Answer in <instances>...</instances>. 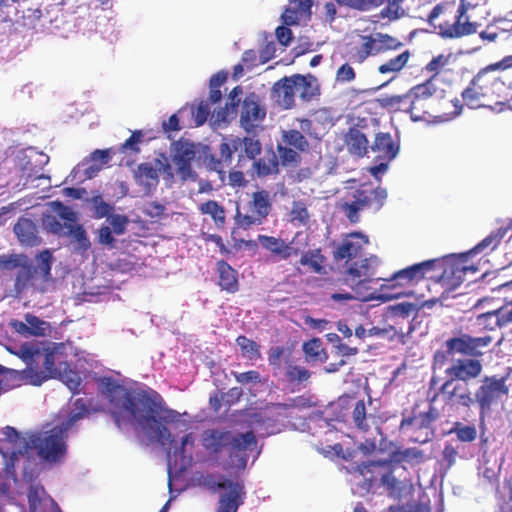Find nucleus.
<instances>
[{
	"mask_svg": "<svg viewBox=\"0 0 512 512\" xmlns=\"http://www.w3.org/2000/svg\"><path fill=\"white\" fill-rule=\"evenodd\" d=\"M411 56V51L409 49H405L397 56L389 58L388 60L381 63L378 66L377 71L381 75H389L390 80H393L406 67Z\"/></svg>",
	"mask_w": 512,
	"mask_h": 512,
	"instance_id": "72a5a7b5",
	"label": "nucleus"
},
{
	"mask_svg": "<svg viewBox=\"0 0 512 512\" xmlns=\"http://www.w3.org/2000/svg\"><path fill=\"white\" fill-rule=\"evenodd\" d=\"M512 56L482 68L462 91L461 97L465 105L471 109L504 104L511 96L512 77L507 67L512 63Z\"/></svg>",
	"mask_w": 512,
	"mask_h": 512,
	"instance_id": "f03ea898",
	"label": "nucleus"
},
{
	"mask_svg": "<svg viewBox=\"0 0 512 512\" xmlns=\"http://www.w3.org/2000/svg\"><path fill=\"white\" fill-rule=\"evenodd\" d=\"M371 150L382 160L391 161L399 152V144L395 142L392 135L388 132H379L376 134Z\"/></svg>",
	"mask_w": 512,
	"mask_h": 512,
	"instance_id": "c756f323",
	"label": "nucleus"
},
{
	"mask_svg": "<svg viewBox=\"0 0 512 512\" xmlns=\"http://www.w3.org/2000/svg\"><path fill=\"white\" fill-rule=\"evenodd\" d=\"M196 156L195 146L192 142L180 139L172 144V162L182 181L194 180L196 173L192 169V161Z\"/></svg>",
	"mask_w": 512,
	"mask_h": 512,
	"instance_id": "6ab92c4d",
	"label": "nucleus"
},
{
	"mask_svg": "<svg viewBox=\"0 0 512 512\" xmlns=\"http://www.w3.org/2000/svg\"><path fill=\"white\" fill-rule=\"evenodd\" d=\"M353 469L355 478L361 487L369 492L383 488L388 496L398 499L402 494V482L395 475V465L389 460L368 461L356 465Z\"/></svg>",
	"mask_w": 512,
	"mask_h": 512,
	"instance_id": "423d86ee",
	"label": "nucleus"
},
{
	"mask_svg": "<svg viewBox=\"0 0 512 512\" xmlns=\"http://www.w3.org/2000/svg\"><path fill=\"white\" fill-rule=\"evenodd\" d=\"M509 387L506 377L496 375L486 376L474 393V405L479 409V420L485 422L491 413L493 405H496L503 397L508 396Z\"/></svg>",
	"mask_w": 512,
	"mask_h": 512,
	"instance_id": "4468645a",
	"label": "nucleus"
},
{
	"mask_svg": "<svg viewBox=\"0 0 512 512\" xmlns=\"http://www.w3.org/2000/svg\"><path fill=\"white\" fill-rule=\"evenodd\" d=\"M491 342L492 337L489 335L473 337L462 333L459 336L451 337L444 343L445 350H438L434 353L433 368L442 369L457 353L475 359L483 354L481 349L489 346Z\"/></svg>",
	"mask_w": 512,
	"mask_h": 512,
	"instance_id": "9d476101",
	"label": "nucleus"
},
{
	"mask_svg": "<svg viewBox=\"0 0 512 512\" xmlns=\"http://www.w3.org/2000/svg\"><path fill=\"white\" fill-rule=\"evenodd\" d=\"M335 2L339 6L348 7L361 12L371 11L384 5L378 16L390 22L396 21L406 14L402 7L404 0H335Z\"/></svg>",
	"mask_w": 512,
	"mask_h": 512,
	"instance_id": "f3484780",
	"label": "nucleus"
},
{
	"mask_svg": "<svg viewBox=\"0 0 512 512\" xmlns=\"http://www.w3.org/2000/svg\"><path fill=\"white\" fill-rule=\"evenodd\" d=\"M437 410L430 407L428 411L419 413L412 417L403 418L400 429L409 430V441L413 443L424 444L429 442L434 436L432 428L433 422L438 418Z\"/></svg>",
	"mask_w": 512,
	"mask_h": 512,
	"instance_id": "dca6fc26",
	"label": "nucleus"
},
{
	"mask_svg": "<svg viewBox=\"0 0 512 512\" xmlns=\"http://www.w3.org/2000/svg\"><path fill=\"white\" fill-rule=\"evenodd\" d=\"M286 377L289 382L302 383L309 380L311 372L302 366L288 364L286 367Z\"/></svg>",
	"mask_w": 512,
	"mask_h": 512,
	"instance_id": "bf43d9fd",
	"label": "nucleus"
},
{
	"mask_svg": "<svg viewBox=\"0 0 512 512\" xmlns=\"http://www.w3.org/2000/svg\"><path fill=\"white\" fill-rule=\"evenodd\" d=\"M219 276L218 284L222 290L234 294L239 290L238 272L224 260L216 263Z\"/></svg>",
	"mask_w": 512,
	"mask_h": 512,
	"instance_id": "473e14b6",
	"label": "nucleus"
},
{
	"mask_svg": "<svg viewBox=\"0 0 512 512\" xmlns=\"http://www.w3.org/2000/svg\"><path fill=\"white\" fill-rule=\"evenodd\" d=\"M408 92L418 99L427 102L437 92L434 77H430L425 82L413 86Z\"/></svg>",
	"mask_w": 512,
	"mask_h": 512,
	"instance_id": "3c124183",
	"label": "nucleus"
},
{
	"mask_svg": "<svg viewBox=\"0 0 512 512\" xmlns=\"http://www.w3.org/2000/svg\"><path fill=\"white\" fill-rule=\"evenodd\" d=\"M13 231L23 247H36L42 242L37 224L29 218L20 217L15 223Z\"/></svg>",
	"mask_w": 512,
	"mask_h": 512,
	"instance_id": "a878e982",
	"label": "nucleus"
},
{
	"mask_svg": "<svg viewBox=\"0 0 512 512\" xmlns=\"http://www.w3.org/2000/svg\"><path fill=\"white\" fill-rule=\"evenodd\" d=\"M296 121L308 140L319 142L324 137L310 118H297Z\"/></svg>",
	"mask_w": 512,
	"mask_h": 512,
	"instance_id": "e2e57ef3",
	"label": "nucleus"
},
{
	"mask_svg": "<svg viewBox=\"0 0 512 512\" xmlns=\"http://www.w3.org/2000/svg\"><path fill=\"white\" fill-rule=\"evenodd\" d=\"M57 358L58 355L56 352L46 351L43 361L44 370H28L27 377L29 378L30 383L35 386H39L49 379H56L59 377L60 373L63 371L62 365H64L65 362L58 361Z\"/></svg>",
	"mask_w": 512,
	"mask_h": 512,
	"instance_id": "b1692460",
	"label": "nucleus"
},
{
	"mask_svg": "<svg viewBox=\"0 0 512 512\" xmlns=\"http://www.w3.org/2000/svg\"><path fill=\"white\" fill-rule=\"evenodd\" d=\"M450 434H455L460 442L471 443L477 438V428L475 425H465L462 422H455L450 429Z\"/></svg>",
	"mask_w": 512,
	"mask_h": 512,
	"instance_id": "8fccbe9b",
	"label": "nucleus"
},
{
	"mask_svg": "<svg viewBox=\"0 0 512 512\" xmlns=\"http://www.w3.org/2000/svg\"><path fill=\"white\" fill-rule=\"evenodd\" d=\"M24 260H29V258L24 254H11V255H3L0 256V268L12 270L15 268H21Z\"/></svg>",
	"mask_w": 512,
	"mask_h": 512,
	"instance_id": "338daca9",
	"label": "nucleus"
},
{
	"mask_svg": "<svg viewBox=\"0 0 512 512\" xmlns=\"http://www.w3.org/2000/svg\"><path fill=\"white\" fill-rule=\"evenodd\" d=\"M436 260H426L413 264L399 271L394 272L391 276L383 278L380 284V290L385 293L388 298H396L404 294L403 289L417 285L421 282L425 275L434 269Z\"/></svg>",
	"mask_w": 512,
	"mask_h": 512,
	"instance_id": "f8f14e48",
	"label": "nucleus"
},
{
	"mask_svg": "<svg viewBox=\"0 0 512 512\" xmlns=\"http://www.w3.org/2000/svg\"><path fill=\"white\" fill-rule=\"evenodd\" d=\"M303 352L307 361L324 362L327 358L326 352L322 347V341L319 338H313L304 342Z\"/></svg>",
	"mask_w": 512,
	"mask_h": 512,
	"instance_id": "37998d69",
	"label": "nucleus"
},
{
	"mask_svg": "<svg viewBox=\"0 0 512 512\" xmlns=\"http://www.w3.org/2000/svg\"><path fill=\"white\" fill-rule=\"evenodd\" d=\"M277 152L279 157L278 161H280L283 166L297 167L301 162V152L288 145L283 143L278 144Z\"/></svg>",
	"mask_w": 512,
	"mask_h": 512,
	"instance_id": "de8ad7c7",
	"label": "nucleus"
},
{
	"mask_svg": "<svg viewBox=\"0 0 512 512\" xmlns=\"http://www.w3.org/2000/svg\"><path fill=\"white\" fill-rule=\"evenodd\" d=\"M201 445L215 459L227 454L228 467L244 469L248 461V450H253L257 439L252 431L234 434L228 430L207 429L202 433Z\"/></svg>",
	"mask_w": 512,
	"mask_h": 512,
	"instance_id": "20e7f679",
	"label": "nucleus"
},
{
	"mask_svg": "<svg viewBox=\"0 0 512 512\" xmlns=\"http://www.w3.org/2000/svg\"><path fill=\"white\" fill-rule=\"evenodd\" d=\"M476 324L479 328L487 331H494L497 328H501L495 310L480 314L476 319Z\"/></svg>",
	"mask_w": 512,
	"mask_h": 512,
	"instance_id": "680f3d73",
	"label": "nucleus"
},
{
	"mask_svg": "<svg viewBox=\"0 0 512 512\" xmlns=\"http://www.w3.org/2000/svg\"><path fill=\"white\" fill-rule=\"evenodd\" d=\"M310 119L314 123V125L318 128V130L322 133L324 136L330 127L333 125V119L330 116V113L326 109H320L315 111Z\"/></svg>",
	"mask_w": 512,
	"mask_h": 512,
	"instance_id": "13d9d810",
	"label": "nucleus"
},
{
	"mask_svg": "<svg viewBox=\"0 0 512 512\" xmlns=\"http://www.w3.org/2000/svg\"><path fill=\"white\" fill-rule=\"evenodd\" d=\"M212 492H219L217 512H237L245 499V487L240 481H234L219 475H208L204 481Z\"/></svg>",
	"mask_w": 512,
	"mask_h": 512,
	"instance_id": "ddd939ff",
	"label": "nucleus"
},
{
	"mask_svg": "<svg viewBox=\"0 0 512 512\" xmlns=\"http://www.w3.org/2000/svg\"><path fill=\"white\" fill-rule=\"evenodd\" d=\"M450 365L444 370L447 381L468 384L476 380L483 371L480 360L474 358L449 359Z\"/></svg>",
	"mask_w": 512,
	"mask_h": 512,
	"instance_id": "a211bd4d",
	"label": "nucleus"
},
{
	"mask_svg": "<svg viewBox=\"0 0 512 512\" xmlns=\"http://www.w3.org/2000/svg\"><path fill=\"white\" fill-rule=\"evenodd\" d=\"M162 396L151 390L140 391L136 395L126 393L123 408L144 428L147 436L161 446L171 445L174 442L169 429L155 417L164 422H173L178 419L179 413L164 406Z\"/></svg>",
	"mask_w": 512,
	"mask_h": 512,
	"instance_id": "7ed1b4c3",
	"label": "nucleus"
},
{
	"mask_svg": "<svg viewBox=\"0 0 512 512\" xmlns=\"http://www.w3.org/2000/svg\"><path fill=\"white\" fill-rule=\"evenodd\" d=\"M257 240L261 247L270 253L274 261L288 260L292 255L298 254V250L282 238L258 235Z\"/></svg>",
	"mask_w": 512,
	"mask_h": 512,
	"instance_id": "393cba45",
	"label": "nucleus"
},
{
	"mask_svg": "<svg viewBox=\"0 0 512 512\" xmlns=\"http://www.w3.org/2000/svg\"><path fill=\"white\" fill-rule=\"evenodd\" d=\"M409 92L403 95H391L382 99V106L397 112H405L408 113V103H409Z\"/></svg>",
	"mask_w": 512,
	"mask_h": 512,
	"instance_id": "864d4df0",
	"label": "nucleus"
},
{
	"mask_svg": "<svg viewBox=\"0 0 512 512\" xmlns=\"http://www.w3.org/2000/svg\"><path fill=\"white\" fill-rule=\"evenodd\" d=\"M362 44L351 56L353 63L361 64L370 56L379 54L376 35H363L361 36Z\"/></svg>",
	"mask_w": 512,
	"mask_h": 512,
	"instance_id": "58836bf2",
	"label": "nucleus"
},
{
	"mask_svg": "<svg viewBox=\"0 0 512 512\" xmlns=\"http://www.w3.org/2000/svg\"><path fill=\"white\" fill-rule=\"evenodd\" d=\"M375 35H376V40H377V44H378L377 47L379 49V54L387 52V51L398 50L401 47H403V45H404L399 39H397L387 33L378 32Z\"/></svg>",
	"mask_w": 512,
	"mask_h": 512,
	"instance_id": "6e6d98bb",
	"label": "nucleus"
},
{
	"mask_svg": "<svg viewBox=\"0 0 512 512\" xmlns=\"http://www.w3.org/2000/svg\"><path fill=\"white\" fill-rule=\"evenodd\" d=\"M236 344L241 349V354L249 360H258L261 358L260 346L252 339L244 335L236 338Z\"/></svg>",
	"mask_w": 512,
	"mask_h": 512,
	"instance_id": "49530a36",
	"label": "nucleus"
},
{
	"mask_svg": "<svg viewBox=\"0 0 512 512\" xmlns=\"http://www.w3.org/2000/svg\"><path fill=\"white\" fill-rule=\"evenodd\" d=\"M133 176L136 184L147 192L156 188L159 183L158 170L150 162L140 163L134 170Z\"/></svg>",
	"mask_w": 512,
	"mask_h": 512,
	"instance_id": "2f4dec72",
	"label": "nucleus"
},
{
	"mask_svg": "<svg viewBox=\"0 0 512 512\" xmlns=\"http://www.w3.org/2000/svg\"><path fill=\"white\" fill-rule=\"evenodd\" d=\"M199 211L202 214L210 215L217 226H222L225 223V210L215 200H208L199 206Z\"/></svg>",
	"mask_w": 512,
	"mask_h": 512,
	"instance_id": "09e8293b",
	"label": "nucleus"
},
{
	"mask_svg": "<svg viewBox=\"0 0 512 512\" xmlns=\"http://www.w3.org/2000/svg\"><path fill=\"white\" fill-rule=\"evenodd\" d=\"M299 263L302 266H307L313 273H326V257L322 254L321 249H312L306 251L302 254Z\"/></svg>",
	"mask_w": 512,
	"mask_h": 512,
	"instance_id": "ea45409f",
	"label": "nucleus"
},
{
	"mask_svg": "<svg viewBox=\"0 0 512 512\" xmlns=\"http://www.w3.org/2000/svg\"><path fill=\"white\" fill-rule=\"evenodd\" d=\"M25 320L28 323V328L31 336H44L46 333L47 323L37 316L27 314Z\"/></svg>",
	"mask_w": 512,
	"mask_h": 512,
	"instance_id": "0e129e2a",
	"label": "nucleus"
},
{
	"mask_svg": "<svg viewBox=\"0 0 512 512\" xmlns=\"http://www.w3.org/2000/svg\"><path fill=\"white\" fill-rule=\"evenodd\" d=\"M387 191L372 183H363L356 188H349L340 200L339 208L350 223L360 222L361 212H378L387 200Z\"/></svg>",
	"mask_w": 512,
	"mask_h": 512,
	"instance_id": "0eeeda50",
	"label": "nucleus"
},
{
	"mask_svg": "<svg viewBox=\"0 0 512 512\" xmlns=\"http://www.w3.org/2000/svg\"><path fill=\"white\" fill-rule=\"evenodd\" d=\"M281 142L296 149L299 152H308L310 150L309 140L300 128L282 130Z\"/></svg>",
	"mask_w": 512,
	"mask_h": 512,
	"instance_id": "e433bc0d",
	"label": "nucleus"
},
{
	"mask_svg": "<svg viewBox=\"0 0 512 512\" xmlns=\"http://www.w3.org/2000/svg\"><path fill=\"white\" fill-rule=\"evenodd\" d=\"M294 79L296 80V91L299 97L307 102L312 100L315 96L319 95V88L315 84V77L308 75L304 76L301 74H295Z\"/></svg>",
	"mask_w": 512,
	"mask_h": 512,
	"instance_id": "4c0bfd02",
	"label": "nucleus"
},
{
	"mask_svg": "<svg viewBox=\"0 0 512 512\" xmlns=\"http://www.w3.org/2000/svg\"><path fill=\"white\" fill-rule=\"evenodd\" d=\"M111 152H112V149L109 148V149H103V150L97 149L91 153V160L94 162L99 161L100 165L95 166V167L91 166L86 171V174L89 178H91L95 172L100 171L102 166L107 164L111 160Z\"/></svg>",
	"mask_w": 512,
	"mask_h": 512,
	"instance_id": "052dcab7",
	"label": "nucleus"
},
{
	"mask_svg": "<svg viewBox=\"0 0 512 512\" xmlns=\"http://www.w3.org/2000/svg\"><path fill=\"white\" fill-rule=\"evenodd\" d=\"M343 142L347 151L358 158L368 153L369 142L366 135L356 126L348 128L343 136Z\"/></svg>",
	"mask_w": 512,
	"mask_h": 512,
	"instance_id": "c85d7f7f",
	"label": "nucleus"
},
{
	"mask_svg": "<svg viewBox=\"0 0 512 512\" xmlns=\"http://www.w3.org/2000/svg\"><path fill=\"white\" fill-rule=\"evenodd\" d=\"M424 459V453L422 450L411 447L403 450H395L391 453L392 463H402V462H421Z\"/></svg>",
	"mask_w": 512,
	"mask_h": 512,
	"instance_id": "a18cd8bd",
	"label": "nucleus"
},
{
	"mask_svg": "<svg viewBox=\"0 0 512 512\" xmlns=\"http://www.w3.org/2000/svg\"><path fill=\"white\" fill-rule=\"evenodd\" d=\"M143 136L144 135L141 130L132 132L130 137L123 144H121L119 151L121 153H126L128 150H130L133 153H139L140 148L138 145L142 142Z\"/></svg>",
	"mask_w": 512,
	"mask_h": 512,
	"instance_id": "69168bd1",
	"label": "nucleus"
},
{
	"mask_svg": "<svg viewBox=\"0 0 512 512\" xmlns=\"http://www.w3.org/2000/svg\"><path fill=\"white\" fill-rule=\"evenodd\" d=\"M439 392L443 396L445 405L451 409H470L474 406V394L468 384L445 380L440 386Z\"/></svg>",
	"mask_w": 512,
	"mask_h": 512,
	"instance_id": "aec40b11",
	"label": "nucleus"
},
{
	"mask_svg": "<svg viewBox=\"0 0 512 512\" xmlns=\"http://www.w3.org/2000/svg\"><path fill=\"white\" fill-rule=\"evenodd\" d=\"M35 260L36 266L29 259L24 260L23 265L18 269L13 289L16 297L23 295L29 289L44 293L47 290V284L52 281V252L45 249L35 256Z\"/></svg>",
	"mask_w": 512,
	"mask_h": 512,
	"instance_id": "6e6552de",
	"label": "nucleus"
},
{
	"mask_svg": "<svg viewBox=\"0 0 512 512\" xmlns=\"http://www.w3.org/2000/svg\"><path fill=\"white\" fill-rule=\"evenodd\" d=\"M352 420L355 427L363 432L367 433L371 428V422H375V417L372 414L367 413L366 404L363 399L357 400L353 405Z\"/></svg>",
	"mask_w": 512,
	"mask_h": 512,
	"instance_id": "c9c22d12",
	"label": "nucleus"
},
{
	"mask_svg": "<svg viewBox=\"0 0 512 512\" xmlns=\"http://www.w3.org/2000/svg\"><path fill=\"white\" fill-rule=\"evenodd\" d=\"M239 149V137H224L221 144L219 145V158H211L212 168L222 173L225 168H228L232 164L233 155Z\"/></svg>",
	"mask_w": 512,
	"mask_h": 512,
	"instance_id": "bb28decb",
	"label": "nucleus"
},
{
	"mask_svg": "<svg viewBox=\"0 0 512 512\" xmlns=\"http://www.w3.org/2000/svg\"><path fill=\"white\" fill-rule=\"evenodd\" d=\"M266 109L259 104L254 93L247 95L242 101L240 125L246 132H252L264 120Z\"/></svg>",
	"mask_w": 512,
	"mask_h": 512,
	"instance_id": "5701e85b",
	"label": "nucleus"
},
{
	"mask_svg": "<svg viewBox=\"0 0 512 512\" xmlns=\"http://www.w3.org/2000/svg\"><path fill=\"white\" fill-rule=\"evenodd\" d=\"M381 261L375 256L361 257L346 265L344 272L345 283L357 294L358 299L369 300L375 298V289L371 287L374 282L382 281L377 276V268Z\"/></svg>",
	"mask_w": 512,
	"mask_h": 512,
	"instance_id": "1a4fd4ad",
	"label": "nucleus"
},
{
	"mask_svg": "<svg viewBox=\"0 0 512 512\" xmlns=\"http://www.w3.org/2000/svg\"><path fill=\"white\" fill-rule=\"evenodd\" d=\"M476 4L466 3V0H460L453 23L445 22L438 25L439 35L445 39H457L477 33L480 24L471 21L468 15L469 9Z\"/></svg>",
	"mask_w": 512,
	"mask_h": 512,
	"instance_id": "2eb2a0df",
	"label": "nucleus"
},
{
	"mask_svg": "<svg viewBox=\"0 0 512 512\" xmlns=\"http://www.w3.org/2000/svg\"><path fill=\"white\" fill-rule=\"evenodd\" d=\"M279 172L278 157L272 153L268 158H259L252 161L251 168L248 173L252 177H266Z\"/></svg>",
	"mask_w": 512,
	"mask_h": 512,
	"instance_id": "f704fd0d",
	"label": "nucleus"
},
{
	"mask_svg": "<svg viewBox=\"0 0 512 512\" xmlns=\"http://www.w3.org/2000/svg\"><path fill=\"white\" fill-rule=\"evenodd\" d=\"M68 364L64 363L63 371L56 379H60L74 394L79 393L81 386V378L76 371L68 369Z\"/></svg>",
	"mask_w": 512,
	"mask_h": 512,
	"instance_id": "4d7b16f0",
	"label": "nucleus"
},
{
	"mask_svg": "<svg viewBox=\"0 0 512 512\" xmlns=\"http://www.w3.org/2000/svg\"><path fill=\"white\" fill-rule=\"evenodd\" d=\"M508 231L507 227H500L492 231L487 237L473 247L467 255H474L484 251H493L501 243Z\"/></svg>",
	"mask_w": 512,
	"mask_h": 512,
	"instance_id": "a19ab883",
	"label": "nucleus"
},
{
	"mask_svg": "<svg viewBox=\"0 0 512 512\" xmlns=\"http://www.w3.org/2000/svg\"><path fill=\"white\" fill-rule=\"evenodd\" d=\"M477 267L467 263L466 256L463 259L449 263L443 269L439 282L446 290L457 289L464 281L467 273H476Z\"/></svg>",
	"mask_w": 512,
	"mask_h": 512,
	"instance_id": "4be33fe9",
	"label": "nucleus"
},
{
	"mask_svg": "<svg viewBox=\"0 0 512 512\" xmlns=\"http://www.w3.org/2000/svg\"><path fill=\"white\" fill-rule=\"evenodd\" d=\"M261 142L254 137H239L238 159L236 167L244 169L249 161L255 160L261 154Z\"/></svg>",
	"mask_w": 512,
	"mask_h": 512,
	"instance_id": "7c9ffc66",
	"label": "nucleus"
},
{
	"mask_svg": "<svg viewBox=\"0 0 512 512\" xmlns=\"http://www.w3.org/2000/svg\"><path fill=\"white\" fill-rule=\"evenodd\" d=\"M310 219L307 205L303 201H294L289 212V220L292 223L305 226Z\"/></svg>",
	"mask_w": 512,
	"mask_h": 512,
	"instance_id": "5fc2aeb1",
	"label": "nucleus"
},
{
	"mask_svg": "<svg viewBox=\"0 0 512 512\" xmlns=\"http://www.w3.org/2000/svg\"><path fill=\"white\" fill-rule=\"evenodd\" d=\"M408 114L413 121L426 120L430 114L427 111L425 101H422L409 93Z\"/></svg>",
	"mask_w": 512,
	"mask_h": 512,
	"instance_id": "603ef678",
	"label": "nucleus"
},
{
	"mask_svg": "<svg viewBox=\"0 0 512 512\" xmlns=\"http://www.w3.org/2000/svg\"><path fill=\"white\" fill-rule=\"evenodd\" d=\"M273 209V196L264 189L259 188L249 195V200L241 207H237L235 222L242 229L263 224Z\"/></svg>",
	"mask_w": 512,
	"mask_h": 512,
	"instance_id": "9b49d317",
	"label": "nucleus"
},
{
	"mask_svg": "<svg viewBox=\"0 0 512 512\" xmlns=\"http://www.w3.org/2000/svg\"><path fill=\"white\" fill-rule=\"evenodd\" d=\"M79 412L70 414L66 427L55 426L47 431L28 432L21 435L14 427L6 426L0 431V453L5 460V472L14 474L19 456L36 450L38 456L48 463L60 462L67 453L66 429L80 420L87 412L83 399H77Z\"/></svg>",
	"mask_w": 512,
	"mask_h": 512,
	"instance_id": "f257e3e1",
	"label": "nucleus"
},
{
	"mask_svg": "<svg viewBox=\"0 0 512 512\" xmlns=\"http://www.w3.org/2000/svg\"><path fill=\"white\" fill-rule=\"evenodd\" d=\"M368 244V238L360 232L348 234L333 252V258L336 261L345 260L348 265L363 257L364 245Z\"/></svg>",
	"mask_w": 512,
	"mask_h": 512,
	"instance_id": "412c9836",
	"label": "nucleus"
},
{
	"mask_svg": "<svg viewBox=\"0 0 512 512\" xmlns=\"http://www.w3.org/2000/svg\"><path fill=\"white\" fill-rule=\"evenodd\" d=\"M243 94L241 86H235L228 95V102L225 107L221 108L216 113L215 121L217 123L226 122L230 116H233L237 112V107L240 103V97Z\"/></svg>",
	"mask_w": 512,
	"mask_h": 512,
	"instance_id": "79ce46f5",
	"label": "nucleus"
},
{
	"mask_svg": "<svg viewBox=\"0 0 512 512\" xmlns=\"http://www.w3.org/2000/svg\"><path fill=\"white\" fill-rule=\"evenodd\" d=\"M296 80L294 75L284 77L277 81L273 86V93L276 101L284 109H290L294 106L296 91Z\"/></svg>",
	"mask_w": 512,
	"mask_h": 512,
	"instance_id": "cd10ccee",
	"label": "nucleus"
},
{
	"mask_svg": "<svg viewBox=\"0 0 512 512\" xmlns=\"http://www.w3.org/2000/svg\"><path fill=\"white\" fill-rule=\"evenodd\" d=\"M450 59V55L440 54L436 57H433L432 60L426 64L425 70L433 73L431 77H436L439 72L448 65Z\"/></svg>",
	"mask_w": 512,
	"mask_h": 512,
	"instance_id": "774afa93",
	"label": "nucleus"
},
{
	"mask_svg": "<svg viewBox=\"0 0 512 512\" xmlns=\"http://www.w3.org/2000/svg\"><path fill=\"white\" fill-rule=\"evenodd\" d=\"M187 445H194V437L192 433H188L183 436L180 446L175 447L173 452H171V450L168 451V458L170 460L174 458L175 465H177L178 459L180 460V469H184L191 461V456L187 457L185 455V447Z\"/></svg>",
	"mask_w": 512,
	"mask_h": 512,
	"instance_id": "c03bdc74",
	"label": "nucleus"
},
{
	"mask_svg": "<svg viewBox=\"0 0 512 512\" xmlns=\"http://www.w3.org/2000/svg\"><path fill=\"white\" fill-rule=\"evenodd\" d=\"M50 212L43 213L42 226L45 231L54 235L70 236L77 244V250L86 252L91 243L82 225L77 224V214L61 201L48 204Z\"/></svg>",
	"mask_w": 512,
	"mask_h": 512,
	"instance_id": "39448f33",
	"label": "nucleus"
}]
</instances>
